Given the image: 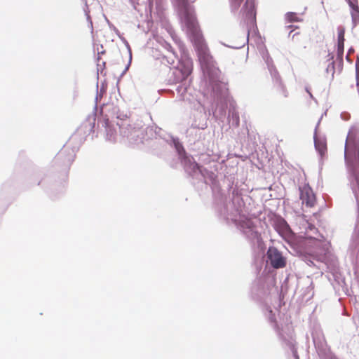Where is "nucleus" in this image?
<instances>
[{
	"mask_svg": "<svg viewBox=\"0 0 359 359\" xmlns=\"http://www.w3.org/2000/svg\"><path fill=\"white\" fill-rule=\"evenodd\" d=\"M191 41L196 49L199 62L203 71L209 70L213 67L215 65V60L210 53V50L203 37L196 38Z\"/></svg>",
	"mask_w": 359,
	"mask_h": 359,
	"instance_id": "3",
	"label": "nucleus"
},
{
	"mask_svg": "<svg viewBox=\"0 0 359 359\" xmlns=\"http://www.w3.org/2000/svg\"><path fill=\"white\" fill-rule=\"evenodd\" d=\"M300 199L302 200V204H304L306 207L313 208L316 204V196L309 186H304L300 188Z\"/></svg>",
	"mask_w": 359,
	"mask_h": 359,
	"instance_id": "5",
	"label": "nucleus"
},
{
	"mask_svg": "<svg viewBox=\"0 0 359 359\" xmlns=\"http://www.w3.org/2000/svg\"><path fill=\"white\" fill-rule=\"evenodd\" d=\"M349 6L351 8V15L354 25L359 22V8L358 5V0H346Z\"/></svg>",
	"mask_w": 359,
	"mask_h": 359,
	"instance_id": "8",
	"label": "nucleus"
},
{
	"mask_svg": "<svg viewBox=\"0 0 359 359\" xmlns=\"http://www.w3.org/2000/svg\"><path fill=\"white\" fill-rule=\"evenodd\" d=\"M239 120L238 118H237V125L238 124Z\"/></svg>",
	"mask_w": 359,
	"mask_h": 359,
	"instance_id": "15",
	"label": "nucleus"
},
{
	"mask_svg": "<svg viewBox=\"0 0 359 359\" xmlns=\"http://www.w3.org/2000/svg\"><path fill=\"white\" fill-rule=\"evenodd\" d=\"M315 147L321 157H323L327 152V144L325 140L316 139Z\"/></svg>",
	"mask_w": 359,
	"mask_h": 359,
	"instance_id": "9",
	"label": "nucleus"
},
{
	"mask_svg": "<svg viewBox=\"0 0 359 359\" xmlns=\"http://www.w3.org/2000/svg\"><path fill=\"white\" fill-rule=\"evenodd\" d=\"M242 1L243 0H230L231 6L234 9H238L240 7Z\"/></svg>",
	"mask_w": 359,
	"mask_h": 359,
	"instance_id": "12",
	"label": "nucleus"
},
{
	"mask_svg": "<svg viewBox=\"0 0 359 359\" xmlns=\"http://www.w3.org/2000/svg\"><path fill=\"white\" fill-rule=\"evenodd\" d=\"M285 18L288 22H299L300 20L296 13H287Z\"/></svg>",
	"mask_w": 359,
	"mask_h": 359,
	"instance_id": "10",
	"label": "nucleus"
},
{
	"mask_svg": "<svg viewBox=\"0 0 359 359\" xmlns=\"http://www.w3.org/2000/svg\"><path fill=\"white\" fill-rule=\"evenodd\" d=\"M345 160L353 170H359V132L351 130L347 135L345 145Z\"/></svg>",
	"mask_w": 359,
	"mask_h": 359,
	"instance_id": "2",
	"label": "nucleus"
},
{
	"mask_svg": "<svg viewBox=\"0 0 359 359\" xmlns=\"http://www.w3.org/2000/svg\"><path fill=\"white\" fill-rule=\"evenodd\" d=\"M243 9L247 20L250 24L254 25L256 22V11L254 1L246 0Z\"/></svg>",
	"mask_w": 359,
	"mask_h": 359,
	"instance_id": "6",
	"label": "nucleus"
},
{
	"mask_svg": "<svg viewBox=\"0 0 359 359\" xmlns=\"http://www.w3.org/2000/svg\"><path fill=\"white\" fill-rule=\"evenodd\" d=\"M267 258L274 269L283 268L286 266V260L276 248L270 247L267 251Z\"/></svg>",
	"mask_w": 359,
	"mask_h": 359,
	"instance_id": "4",
	"label": "nucleus"
},
{
	"mask_svg": "<svg viewBox=\"0 0 359 359\" xmlns=\"http://www.w3.org/2000/svg\"><path fill=\"white\" fill-rule=\"evenodd\" d=\"M242 226L244 228L252 229L253 228L254 224L250 219H246V221H243Z\"/></svg>",
	"mask_w": 359,
	"mask_h": 359,
	"instance_id": "13",
	"label": "nucleus"
},
{
	"mask_svg": "<svg viewBox=\"0 0 359 359\" xmlns=\"http://www.w3.org/2000/svg\"><path fill=\"white\" fill-rule=\"evenodd\" d=\"M180 7L181 20L187 29V33L191 41L196 38L202 37L198 23L195 16L194 9L189 4V1L185 4L177 2Z\"/></svg>",
	"mask_w": 359,
	"mask_h": 359,
	"instance_id": "1",
	"label": "nucleus"
},
{
	"mask_svg": "<svg viewBox=\"0 0 359 359\" xmlns=\"http://www.w3.org/2000/svg\"><path fill=\"white\" fill-rule=\"evenodd\" d=\"M105 126L106 127L109 126V121L108 120H106V121H105Z\"/></svg>",
	"mask_w": 359,
	"mask_h": 359,
	"instance_id": "14",
	"label": "nucleus"
},
{
	"mask_svg": "<svg viewBox=\"0 0 359 359\" xmlns=\"http://www.w3.org/2000/svg\"><path fill=\"white\" fill-rule=\"evenodd\" d=\"M327 73L331 74V80L334 79V73H335V64L334 62H331L326 68Z\"/></svg>",
	"mask_w": 359,
	"mask_h": 359,
	"instance_id": "11",
	"label": "nucleus"
},
{
	"mask_svg": "<svg viewBox=\"0 0 359 359\" xmlns=\"http://www.w3.org/2000/svg\"><path fill=\"white\" fill-rule=\"evenodd\" d=\"M337 32H338L337 57L339 59L340 62L342 63L344 49L345 29L342 27H339L337 29Z\"/></svg>",
	"mask_w": 359,
	"mask_h": 359,
	"instance_id": "7",
	"label": "nucleus"
}]
</instances>
